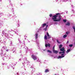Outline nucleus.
Listing matches in <instances>:
<instances>
[{
    "mask_svg": "<svg viewBox=\"0 0 75 75\" xmlns=\"http://www.w3.org/2000/svg\"><path fill=\"white\" fill-rule=\"evenodd\" d=\"M61 13H57L56 15L52 16V19L54 21H60L62 16L60 15Z\"/></svg>",
    "mask_w": 75,
    "mask_h": 75,
    "instance_id": "1",
    "label": "nucleus"
},
{
    "mask_svg": "<svg viewBox=\"0 0 75 75\" xmlns=\"http://www.w3.org/2000/svg\"><path fill=\"white\" fill-rule=\"evenodd\" d=\"M32 58L34 59V60H37V57L35 55L33 54L31 55Z\"/></svg>",
    "mask_w": 75,
    "mask_h": 75,
    "instance_id": "2",
    "label": "nucleus"
},
{
    "mask_svg": "<svg viewBox=\"0 0 75 75\" xmlns=\"http://www.w3.org/2000/svg\"><path fill=\"white\" fill-rule=\"evenodd\" d=\"M65 57V55H63L62 56H59L57 57L58 59H59V58H64Z\"/></svg>",
    "mask_w": 75,
    "mask_h": 75,
    "instance_id": "3",
    "label": "nucleus"
},
{
    "mask_svg": "<svg viewBox=\"0 0 75 75\" xmlns=\"http://www.w3.org/2000/svg\"><path fill=\"white\" fill-rule=\"evenodd\" d=\"M53 53H54V54H58V51L57 50H54V51H53Z\"/></svg>",
    "mask_w": 75,
    "mask_h": 75,
    "instance_id": "4",
    "label": "nucleus"
},
{
    "mask_svg": "<svg viewBox=\"0 0 75 75\" xmlns=\"http://www.w3.org/2000/svg\"><path fill=\"white\" fill-rule=\"evenodd\" d=\"M50 43H48L47 44H46L45 46L46 47H50Z\"/></svg>",
    "mask_w": 75,
    "mask_h": 75,
    "instance_id": "5",
    "label": "nucleus"
},
{
    "mask_svg": "<svg viewBox=\"0 0 75 75\" xmlns=\"http://www.w3.org/2000/svg\"><path fill=\"white\" fill-rule=\"evenodd\" d=\"M66 25H67V26H69L70 25V23L69 22H67L66 24Z\"/></svg>",
    "mask_w": 75,
    "mask_h": 75,
    "instance_id": "6",
    "label": "nucleus"
},
{
    "mask_svg": "<svg viewBox=\"0 0 75 75\" xmlns=\"http://www.w3.org/2000/svg\"><path fill=\"white\" fill-rule=\"evenodd\" d=\"M65 50V48L64 47H62V48L60 49V51H64Z\"/></svg>",
    "mask_w": 75,
    "mask_h": 75,
    "instance_id": "7",
    "label": "nucleus"
},
{
    "mask_svg": "<svg viewBox=\"0 0 75 75\" xmlns=\"http://www.w3.org/2000/svg\"><path fill=\"white\" fill-rule=\"evenodd\" d=\"M38 33H36L35 34V39H37V38H38Z\"/></svg>",
    "mask_w": 75,
    "mask_h": 75,
    "instance_id": "8",
    "label": "nucleus"
},
{
    "mask_svg": "<svg viewBox=\"0 0 75 75\" xmlns=\"http://www.w3.org/2000/svg\"><path fill=\"white\" fill-rule=\"evenodd\" d=\"M45 25H47V24L46 23H45L42 25V27H44V26Z\"/></svg>",
    "mask_w": 75,
    "mask_h": 75,
    "instance_id": "9",
    "label": "nucleus"
},
{
    "mask_svg": "<svg viewBox=\"0 0 75 75\" xmlns=\"http://www.w3.org/2000/svg\"><path fill=\"white\" fill-rule=\"evenodd\" d=\"M49 72V70L48 69H47L45 70V72Z\"/></svg>",
    "mask_w": 75,
    "mask_h": 75,
    "instance_id": "10",
    "label": "nucleus"
},
{
    "mask_svg": "<svg viewBox=\"0 0 75 75\" xmlns=\"http://www.w3.org/2000/svg\"><path fill=\"white\" fill-rule=\"evenodd\" d=\"M44 39L46 40H47V35H45L44 36Z\"/></svg>",
    "mask_w": 75,
    "mask_h": 75,
    "instance_id": "11",
    "label": "nucleus"
},
{
    "mask_svg": "<svg viewBox=\"0 0 75 75\" xmlns=\"http://www.w3.org/2000/svg\"><path fill=\"white\" fill-rule=\"evenodd\" d=\"M62 47V44L60 45L59 46V48H60V49H61V48Z\"/></svg>",
    "mask_w": 75,
    "mask_h": 75,
    "instance_id": "12",
    "label": "nucleus"
},
{
    "mask_svg": "<svg viewBox=\"0 0 75 75\" xmlns=\"http://www.w3.org/2000/svg\"><path fill=\"white\" fill-rule=\"evenodd\" d=\"M70 51L71 50L70 49H69L67 50V53H68V52H70Z\"/></svg>",
    "mask_w": 75,
    "mask_h": 75,
    "instance_id": "13",
    "label": "nucleus"
},
{
    "mask_svg": "<svg viewBox=\"0 0 75 75\" xmlns=\"http://www.w3.org/2000/svg\"><path fill=\"white\" fill-rule=\"evenodd\" d=\"M67 37V35H65L63 36V38H66V37Z\"/></svg>",
    "mask_w": 75,
    "mask_h": 75,
    "instance_id": "14",
    "label": "nucleus"
},
{
    "mask_svg": "<svg viewBox=\"0 0 75 75\" xmlns=\"http://www.w3.org/2000/svg\"><path fill=\"white\" fill-rule=\"evenodd\" d=\"M47 51L48 52H49L50 53H52V52H51V51L50 50H47Z\"/></svg>",
    "mask_w": 75,
    "mask_h": 75,
    "instance_id": "15",
    "label": "nucleus"
},
{
    "mask_svg": "<svg viewBox=\"0 0 75 75\" xmlns=\"http://www.w3.org/2000/svg\"><path fill=\"white\" fill-rule=\"evenodd\" d=\"M63 21L64 23H66V22L67 21V20H66V19H64L63 20Z\"/></svg>",
    "mask_w": 75,
    "mask_h": 75,
    "instance_id": "16",
    "label": "nucleus"
},
{
    "mask_svg": "<svg viewBox=\"0 0 75 75\" xmlns=\"http://www.w3.org/2000/svg\"><path fill=\"white\" fill-rule=\"evenodd\" d=\"M55 51V46H54L53 47V51Z\"/></svg>",
    "mask_w": 75,
    "mask_h": 75,
    "instance_id": "17",
    "label": "nucleus"
},
{
    "mask_svg": "<svg viewBox=\"0 0 75 75\" xmlns=\"http://www.w3.org/2000/svg\"><path fill=\"white\" fill-rule=\"evenodd\" d=\"M73 46V45L72 44L69 45V47H72Z\"/></svg>",
    "mask_w": 75,
    "mask_h": 75,
    "instance_id": "18",
    "label": "nucleus"
},
{
    "mask_svg": "<svg viewBox=\"0 0 75 75\" xmlns=\"http://www.w3.org/2000/svg\"><path fill=\"white\" fill-rule=\"evenodd\" d=\"M73 28L74 29V32L75 33V27L74 26H73Z\"/></svg>",
    "mask_w": 75,
    "mask_h": 75,
    "instance_id": "19",
    "label": "nucleus"
},
{
    "mask_svg": "<svg viewBox=\"0 0 75 75\" xmlns=\"http://www.w3.org/2000/svg\"><path fill=\"white\" fill-rule=\"evenodd\" d=\"M65 50H64V51H63V52H62V54L65 53Z\"/></svg>",
    "mask_w": 75,
    "mask_h": 75,
    "instance_id": "20",
    "label": "nucleus"
},
{
    "mask_svg": "<svg viewBox=\"0 0 75 75\" xmlns=\"http://www.w3.org/2000/svg\"><path fill=\"white\" fill-rule=\"evenodd\" d=\"M57 43H58V44H59L60 43H59V41L58 40H57Z\"/></svg>",
    "mask_w": 75,
    "mask_h": 75,
    "instance_id": "21",
    "label": "nucleus"
},
{
    "mask_svg": "<svg viewBox=\"0 0 75 75\" xmlns=\"http://www.w3.org/2000/svg\"><path fill=\"white\" fill-rule=\"evenodd\" d=\"M47 36H50V35H49V33H48V32L47 33Z\"/></svg>",
    "mask_w": 75,
    "mask_h": 75,
    "instance_id": "22",
    "label": "nucleus"
},
{
    "mask_svg": "<svg viewBox=\"0 0 75 75\" xmlns=\"http://www.w3.org/2000/svg\"><path fill=\"white\" fill-rule=\"evenodd\" d=\"M52 14H50L49 15V16H50V17H52Z\"/></svg>",
    "mask_w": 75,
    "mask_h": 75,
    "instance_id": "23",
    "label": "nucleus"
},
{
    "mask_svg": "<svg viewBox=\"0 0 75 75\" xmlns=\"http://www.w3.org/2000/svg\"><path fill=\"white\" fill-rule=\"evenodd\" d=\"M48 39H50V38H51V37L50 36H48Z\"/></svg>",
    "mask_w": 75,
    "mask_h": 75,
    "instance_id": "24",
    "label": "nucleus"
},
{
    "mask_svg": "<svg viewBox=\"0 0 75 75\" xmlns=\"http://www.w3.org/2000/svg\"><path fill=\"white\" fill-rule=\"evenodd\" d=\"M66 34H67L68 35V32H66Z\"/></svg>",
    "mask_w": 75,
    "mask_h": 75,
    "instance_id": "25",
    "label": "nucleus"
},
{
    "mask_svg": "<svg viewBox=\"0 0 75 75\" xmlns=\"http://www.w3.org/2000/svg\"><path fill=\"white\" fill-rule=\"evenodd\" d=\"M59 54H62V52H59Z\"/></svg>",
    "mask_w": 75,
    "mask_h": 75,
    "instance_id": "26",
    "label": "nucleus"
},
{
    "mask_svg": "<svg viewBox=\"0 0 75 75\" xmlns=\"http://www.w3.org/2000/svg\"><path fill=\"white\" fill-rule=\"evenodd\" d=\"M69 43V41H68L67 42V44H68V43Z\"/></svg>",
    "mask_w": 75,
    "mask_h": 75,
    "instance_id": "27",
    "label": "nucleus"
},
{
    "mask_svg": "<svg viewBox=\"0 0 75 75\" xmlns=\"http://www.w3.org/2000/svg\"><path fill=\"white\" fill-rule=\"evenodd\" d=\"M63 55H64V54H61V55H62V56H63Z\"/></svg>",
    "mask_w": 75,
    "mask_h": 75,
    "instance_id": "28",
    "label": "nucleus"
},
{
    "mask_svg": "<svg viewBox=\"0 0 75 75\" xmlns=\"http://www.w3.org/2000/svg\"><path fill=\"white\" fill-rule=\"evenodd\" d=\"M47 27H48V25H46V28H47Z\"/></svg>",
    "mask_w": 75,
    "mask_h": 75,
    "instance_id": "29",
    "label": "nucleus"
},
{
    "mask_svg": "<svg viewBox=\"0 0 75 75\" xmlns=\"http://www.w3.org/2000/svg\"><path fill=\"white\" fill-rule=\"evenodd\" d=\"M45 30L47 31V28H46L45 29Z\"/></svg>",
    "mask_w": 75,
    "mask_h": 75,
    "instance_id": "30",
    "label": "nucleus"
},
{
    "mask_svg": "<svg viewBox=\"0 0 75 75\" xmlns=\"http://www.w3.org/2000/svg\"><path fill=\"white\" fill-rule=\"evenodd\" d=\"M8 51V50H6V51Z\"/></svg>",
    "mask_w": 75,
    "mask_h": 75,
    "instance_id": "31",
    "label": "nucleus"
},
{
    "mask_svg": "<svg viewBox=\"0 0 75 75\" xmlns=\"http://www.w3.org/2000/svg\"><path fill=\"white\" fill-rule=\"evenodd\" d=\"M54 75H57V74H54Z\"/></svg>",
    "mask_w": 75,
    "mask_h": 75,
    "instance_id": "32",
    "label": "nucleus"
}]
</instances>
